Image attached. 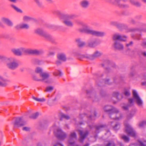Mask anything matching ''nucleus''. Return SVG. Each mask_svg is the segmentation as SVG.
Masks as SVG:
<instances>
[{
  "mask_svg": "<svg viewBox=\"0 0 146 146\" xmlns=\"http://www.w3.org/2000/svg\"><path fill=\"white\" fill-rule=\"evenodd\" d=\"M77 24L78 25L82 27V28H80L79 29L80 32L100 36H103L105 35L104 32L98 31L90 29L89 28L88 24L82 21H78L77 22Z\"/></svg>",
  "mask_w": 146,
  "mask_h": 146,
  "instance_id": "nucleus-1",
  "label": "nucleus"
},
{
  "mask_svg": "<svg viewBox=\"0 0 146 146\" xmlns=\"http://www.w3.org/2000/svg\"><path fill=\"white\" fill-rule=\"evenodd\" d=\"M104 110L105 111L109 112L110 117L113 119L118 120L122 118L121 115L118 113V110L116 108H113L111 106H106L104 108Z\"/></svg>",
  "mask_w": 146,
  "mask_h": 146,
  "instance_id": "nucleus-2",
  "label": "nucleus"
},
{
  "mask_svg": "<svg viewBox=\"0 0 146 146\" xmlns=\"http://www.w3.org/2000/svg\"><path fill=\"white\" fill-rule=\"evenodd\" d=\"M7 67L11 70H14L18 66L19 64L16 60L12 57L8 58L6 61Z\"/></svg>",
  "mask_w": 146,
  "mask_h": 146,
  "instance_id": "nucleus-3",
  "label": "nucleus"
},
{
  "mask_svg": "<svg viewBox=\"0 0 146 146\" xmlns=\"http://www.w3.org/2000/svg\"><path fill=\"white\" fill-rule=\"evenodd\" d=\"M125 126V131L129 135L133 137L136 135V133L131 127L128 124H124Z\"/></svg>",
  "mask_w": 146,
  "mask_h": 146,
  "instance_id": "nucleus-4",
  "label": "nucleus"
},
{
  "mask_svg": "<svg viewBox=\"0 0 146 146\" xmlns=\"http://www.w3.org/2000/svg\"><path fill=\"white\" fill-rule=\"evenodd\" d=\"M35 32L36 34L42 36L46 39L49 40L51 38V36L50 35L40 29H36L35 31Z\"/></svg>",
  "mask_w": 146,
  "mask_h": 146,
  "instance_id": "nucleus-5",
  "label": "nucleus"
},
{
  "mask_svg": "<svg viewBox=\"0 0 146 146\" xmlns=\"http://www.w3.org/2000/svg\"><path fill=\"white\" fill-rule=\"evenodd\" d=\"M55 135L58 138L62 140H64L66 137V135L60 128H58L54 131Z\"/></svg>",
  "mask_w": 146,
  "mask_h": 146,
  "instance_id": "nucleus-6",
  "label": "nucleus"
},
{
  "mask_svg": "<svg viewBox=\"0 0 146 146\" xmlns=\"http://www.w3.org/2000/svg\"><path fill=\"white\" fill-rule=\"evenodd\" d=\"M133 94L134 101H135L138 106H141L143 105V102L138 95L136 91L135 90H133Z\"/></svg>",
  "mask_w": 146,
  "mask_h": 146,
  "instance_id": "nucleus-7",
  "label": "nucleus"
},
{
  "mask_svg": "<svg viewBox=\"0 0 146 146\" xmlns=\"http://www.w3.org/2000/svg\"><path fill=\"white\" fill-rule=\"evenodd\" d=\"M13 124L15 127H18L23 126L25 124V123L23 121L22 117H18L15 119Z\"/></svg>",
  "mask_w": 146,
  "mask_h": 146,
  "instance_id": "nucleus-8",
  "label": "nucleus"
},
{
  "mask_svg": "<svg viewBox=\"0 0 146 146\" xmlns=\"http://www.w3.org/2000/svg\"><path fill=\"white\" fill-rule=\"evenodd\" d=\"M19 49L21 54L22 53L25 52H28L30 54H38L40 53V51L36 50H28L23 47H21Z\"/></svg>",
  "mask_w": 146,
  "mask_h": 146,
  "instance_id": "nucleus-9",
  "label": "nucleus"
},
{
  "mask_svg": "<svg viewBox=\"0 0 146 146\" xmlns=\"http://www.w3.org/2000/svg\"><path fill=\"white\" fill-rule=\"evenodd\" d=\"M76 138V135L74 132L71 133L68 141V146H74V141Z\"/></svg>",
  "mask_w": 146,
  "mask_h": 146,
  "instance_id": "nucleus-10",
  "label": "nucleus"
},
{
  "mask_svg": "<svg viewBox=\"0 0 146 146\" xmlns=\"http://www.w3.org/2000/svg\"><path fill=\"white\" fill-rule=\"evenodd\" d=\"M127 38V36H121L118 33L115 34L113 37V40H119L121 41H125Z\"/></svg>",
  "mask_w": 146,
  "mask_h": 146,
  "instance_id": "nucleus-11",
  "label": "nucleus"
},
{
  "mask_svg": "<svg viewBox=\"0 0 146 146\" xmlns=\"http://www.w3.org/2000/svg\"><path fill=\"white\" fill-rule=\"evenodd\" d=\"M102 54V53L98 51H96L94 52V53L92 55H88V56H85L90 60H94L100 56Z\"/></svg>",
  "mask_w": 146,
  "mask_h": 146,
  "instance_id": "nucleus-12",
  "label": "nucleus"
},
{
  "mask_svg": "<svg viewBox=\"0 0 146 146\" xmlns=\"http://www.w3.org/2000/svg\"><path fill=\"white\" fill-rule=\"evenodd\" d=\"M40 76L41 78L42 81L46 83L49 82L48 78L49 76V75L48 73H42L40 74Z\"/></svg>",
  "mask_w": 146,
  "mask_h": 146,
  "instance_id": "nucleus-13",
  "label": "nucleus"
},
{
  "mask_svg": "<svg viewBox=\"0 0 146 146\" xmlns=\"http://www.w3.org/2000/svg\"><path fill=\"white\" fill-rule=\"evenodd\" d=\"M113 46L116 49L119 50H123L124 48L123 45L120 42L117 41L114 42Z\"/></svg>",
  "mask_w": 146,
  "mask_h": 146,
  "instance_id": "nucleus-14",
  "label": "nucleus"
},
{
  "mask_svg": "<svg viewBox=\"0 0 146 146\" xmlns=\"http://www.w3.org/2000/svg\"><path fill=\"white\" fill-rule=\"evenodd\" d=\"M29 28V25L26 23H21L17 25L15 28L17 29H28Z\"/></svg>",
  "mask_w": 146,
  "mask_h": 146,
  "instance_id": "nucleus-15",
  "label": "nucleus"
},
{
  "mask_svg": "<svg viewBox=\"0 0 146 146\" xmlns=\"http://www.w3.org/2000/svg\"><path fill=\"white\" fill-rule=\"evenodd\" d=\"M90 2L88 0H82L80 3L81 6L84 8H87L90 5Z\"/></svg>",
  "mask_w": 146,
  "mask_h": 146,
  "instance_id": "nucleus-16",
  "label": "nucleus"
},
{
  "mask_svg": "<svg viewBox=\"0 0 146 146\" xmlns=\"http://www.w3.org/2000/svg\"><path fill=\"white\" fill-rule=\"evenodd\" d=\"M79 132L80 135V140L81 141H82L87 136L88 134L87 131L85 132H83L82 130H79Z\"/></svg>",
  "mask_w": 146,
  "mask_h": 146,
  "instance_id": "nucleus-17",
  "label": "nucleus"
},
{
  "mask_svg": "<svg viewBox=\"0 0 146 146\" xmlns=\"http://www.w3.org/2000/svg\"><path fill=\"white\" fill-rule=\"evenodd\" d=\"M1 21L9 26H12L13 25V23L12 21L7 18L3 17L1 19Z\"/></svg>",
  "mask_w": 146,
  "mask_h": 146,
  "instance_id": "nucleus-18",
  "label": "nucleus"
},
{
  "mask_svg": "<svg viewBox=\"0 0 146 146\" xmlns=\"http://www.w3.org/2000/svg\"><path fill=\"white\" fill-rule=\"evenodd\" d=\"M99 43L98 41L96 39H94L90 41L88 43V46L91 47H95Z\"/></svg>",
  "mask_w": 146,
  "mask_h": 146,
  "instance_id": "nucleus-19",
  "label": "nucleus"
},
{
  "mask_svg": "<svg viewBox=\"0 0 146 146\" xmlns=\"http://www.w3.org/2000/svg\"><path fill=\"white\" fill-rule=\"evenodd\" d=\"M113 129L115 130H117L119 129L120 125L118 123H116L115 121L112 122L111 124Z\"/></svg>",
  "mask_w": 146,
  "mask_h": 146,
  "instance_id": "nucleus-20",
  "label": "nucleus"
},
{
  "mask_svg": "<svg viewBox=\"0 0 146 146\" xmlns=\"http://www.w3.org/2000/svg\"><path fill=\"white\" fill-rule=\"evenodd\" d=\"M146 141L139 140L137 143L131 145L130 146H146L145 144Z\"/></svg>",
  "mask_w": 146,
  "mask_h": 146,
  "instance_id": "nucleus-21",
  "label": "nucleus"
},
{
  "mask_svg": "<svg viewBox=\"0 0 146 146\" xmlns=\"http://www.w3.org/2000/svg\"><path fill=\"white\" fill-rule=\"evenodd\" d=\"M63 22L66 25L70 27H72L74 25L73 23L68 19H64Z\"/></svg>",
  "mask_w": 146,
  "mask_h": 146,
  "instance_id": "nucleus-22",
  "label": "nucleus"
},
{
  "mask_svg": "<svg viewBox=\"0 0 146 146\" xmlns=\"http://www.w3.org/2000/svg\"><path fill=\"white\" fill-rule=\"evenodd\" d=\"M58 59L63 61H65L66 60L65 55L63 53H60L58 54Z\"/></svg>",
  "mask_w": 146,
  "mask_h": 146,
  "instance_id": "nucleus-23",
  "label": "nucleus"
},
{
  "mask_svg": "<svg viewBox=\"0 0 146 146\" xmlns=\"http://www.w3.org/2000/svg\"><path fill=\"white\" fill-rule=\"evenodd\" d=\"M12 52L16 55L20 56L21 55L19 49L13 48L11 50Z\"/></svg>",
  "mask_w": 146,
  "mask_h": 146,
  "instance_id": "nucleus-24",
  "label": "nucleus"
},
{
  "mask_svg": "<svg viewBox=\"0 0 146 146\" xmlns=\"http://www.w3.org/2000/svg\"><path fill=\"white\" fill-rule=\"evenodd\" d=\"M33 99L35 100L40 102H43L46 101V99L44 98H36L33 96Z\"/></svg>",
  "mask_w": 146,
  "mask_h": 146,
  "instance_id": "nucleus-25",
  "label": "nucleus"
},
{
  "mask_svg": "<svg viewBox=\"0 0 146 146\" xmlns=\"http://www.w3.org/2000/svg\"><path fill=\"white\" fill-rule=\"evenodd\" d=\"M23 20L24 21L28 22L31 20L32 19V18L29 16H25L23 17Z\"/></svg>",
  "mask_w": 146,
  "mask_h": 146,
  "instance_id": "nucleus-26",
  "label": "nucleus"
},
{
  "mask_svg": "<svg viewBox=\"0 0 146 146\" xmlns=\"http://www.w3.org/2000/svg\"><path fill=\"white\" fill-rule=\"evenodd\" d=\"M38 113H36L33 114L30 116V118L32 119H36L38 116Z\"/></svg>",
  "mask_w": 146,
  "mask_h": 146,
  "instance_id": "nucleus-27",
  "label": "nucleus"
},
{
  "mask_svg": "<svg viewBox=\"0 0 146 146\" xmlns=\"http://www.w3.org/2000/svg\"><path fill=\"white\" fill-rule=\"evenodd\" d=\"M42 69L41 68L38 67L36 68L35 70V72L37 73H39L40 75V74H42Z\"/></svg>",
  "mask_w": 146,
  "mask_h": 146,
  "instance_id": "nucleus-28",
  "label": "nucleus"
},
{
  "mask_svg": "<svg viewBox=\"0 0 146 146\" xmlns=\"http://www.w3.org/2000/svg\"><path fill=\"white\" fill-rule=\"evenodd\" d=\"M53 89L54 88L52 86H48L46 88L45 91L47 92H51L53 90Z\"/></svg>",
  "mask_w": 146,
  "mask_h": 146,
  "instance_id": "nucleus-29",
  "label": "nucleus"
},
{
  "mask_svg": "<svg viewBox=\"0 0 146 146\" xmlns=\"http://www.w3.org/2000/svg\"><path fill=\"white\" fill-rule=\"evenodd\" d=\"M121 138L123 139L125 142H128L129 141V137L125 135H123L121 137Z\"/></svg>",
  "mask_w": 146,
  "mask_h": 146,
  "instance_id": "nucleus-30",
  "label": "nucleus"
},
{
  "mask_svg": "<svg viewBox=\"0 0 146 146\" xmlns=\"http://www.w3.org/2000/svg\"><path fill=\"white\" fill-rule=\"evenodd\" d=\"M61 119L64 118L66 119H70L69 116L67 115L62 114H61Z\"/></svg>",
  "mask_w": 146,
  "mask_h": 146,
  "instance_id": "nucleus-31",
  "label": "nucleus"
},
{
  "mask_svg": "<svg viewBox=\"0 0 146 146\" xmlns=\"http://www.w3.org/2000/svg\"><path fill=\"white\" fill-rule=\"evenodd\" d=\"M139 126L140 127L146 126L145 121H144L140 122L139 124Z\"/></svg>",
  "mask_w": 146,
  "mask_h": 146,
  "instance_id": "nucleus-32",
  "label": "nucleus"
},
{
  "mask_svg": "<svg viewBox=\"0 0 146 146\" xmlns=\"http://www.w3.org/2000/svg\"><path fill=\"white\" fill-rule=\"evenodd\" d=\"M53 74L56 76H62V73L60 71H58L54 72L53 73Z\"/></svg>",
  "mask_w": 146,
  "mask_h": 146,
  "instance_id": "nucleus-33",
  "label": "nucleus"
},
{
  "mask_svg": "<svg viewBox=\"0 0 146 146\" xmlns=\"http://www.w3.org/2000/svg\"><path fill=\"white\" fill-rule=\"evenodd\" d=\"M11 6L16 11H17L19 12H21L22 11L19 9L16 6H15V5H11Z\"/></svg>",
  "mask_w": 146,
  "mask_h": 146,
  "instance_id": "nucleus-34",
  "label": "nucleus"
},
{
  "mask_svg": "<svg viewBox=\"0 0 146 146\" xmlns=\"http://www.w3.org/2000/svg\"><path fill=\"white\" fill-rule=\"evenodd\" d=\"M119 94L118 92H114L113 93L112 95L113 97L115 98L116 99H117Z\"/></svg>",
  "mask_w": 146,
  "mask_h": 146,
  "instance_id": "nucleus-35",
  "label": "nucleus"
},
{
  "mask_svg": "<svg viewBox=\"0 0 146 146\" xmlns=\"http://www.w3.org/2000/svg\"><path fill=\"white\" fill-rule=\"evenodd\" d=\"M130 2L131 4L135 5H137V6H139L140 5V4L138 2L135 1L133 0H130Z\"/></svg>",
  "mask_w": 146,
  "mask_h": 146,
  "instance_id": "nucleus-36",
  "label": "nucleus"
},
{
  "mask_svg": "<svg viewBox=\"0 0 146 146\" xmlns=\"http://www.w3.org/2000/svg\"><path fill=\"white\" fill-rule=\"evenodd\" d=\"M115 1H111L112 3L115 4H117L118 2L120 1H122L123 2H126L127 0H114Z\"/></svg>",
  "mask_w": 146,
  "mask_h": 146,
  "instance_id": "nucleus-37",
  "label": "nucleus"
},
{
  "mask_svg": "<svg viewBox=\"0 0 146 146\" xmlns=\"http://www.w3.org/2000/svg\"><path fill=\"white\" fill-rule=\"evenodd\" d=\"M124 93V94L127 96H129L130 94V92L128 90H125Z\"/></svg>",
  "mask_w": 146,
  "mask_h": 146,
  "instance_id": "nucleus-38",
  "label": "nucleus"
},
{
  "mask_svg": "<svg viewBox=\"0 0 146 146\" xmlns=\"http://www.w3.org/2000/svg\"><path fill=\"white\" fill-rule=\"evenodd\" d=\"M8 58L4 56L0 55V60L3 61L5 60H7V59Z\"/></svg>",
  "mask_w": 146,
  "mask_h": 146,
  "instance_id": "nucleus-39",
  "label": "nucleus"
},
{
  "mask_svg": "<svg viewBox=\"0 0 146 146\" xmlns=\"http://www.w3.org/2000/svg\"><path fill=\"white\" fill-rule=\"evenodd\" d=\"M3 81L0 80V86L5 87L7 85V84L5 82H3Z\"/></svg>",
  "mask_w": 146,
  "mask_h": 146,
  "instance_id": "nucleus-40",
  "label": "nucleus"
},
{
  "mask_svg": "<svg viewBox=\"0 0 146 146\" xmlns=\"http://www.w3.org/2000/svg\"><path fill=\"white\" fill-rule=\"evenodd\" d=\"M35 3L39 6H40L41 5L42 3L39 0H34Z\"/></svg>",
  "mask_w": 146,
  "mask_h": 146,
  "instance_id": "nucleus-41",
  "label": "nucleus"
},
{
  "mask_svg": "<svg viewBox=\"0 0 146 146\" xmlns=\"http://www.w3.org/2000/svg\"><path fill=\"white\" fill-rule=\"evenodd\" d=\"M68 17L70 19H73L76 17V16L74 15H71L68 16Z\"/></svg>",
  "mask_w": 146,
  "mask_h": 146,
  "instance_id": "nucleus-42",
  "label": "nucleus"
},
{
  "mask_svg": "<svg viewBox=\"0 0 146 146\" xmlns=\"http://www.w3.org/2000/svg\"><path fill=\"white\" fill-rule=\"evenodd\" d=\"M85 45V43L83 41H81L80 43L78 44L79 46L82 47Z\"/></svg>",
  "mask_w": 146,
  "mask_h": 146,
  "instance_id": "nucleus-43",
  "label": "nucleus"
},
{
  "mask_svg": "<svg viewBox=\"0 0 146 146\" xmlns=\"http://www.w3.org/2000/svg\"><path fill=\"white\" fill-rule=\"evenodd\" d=\"M81 41V40L80 38H77L76 39V41L78 44H79Z\"/></svg>",
  "mask_w": 146,
  "mask_h": 146,
  "instance_id": "nucleus-44",
  "label": "nucleus"
},
{
  "mask_svg": "<svg viewBox=\"0 0 146 146\" xmlns=\"http://www.w3.org/2000/svg\"><path fill=\"white\" fill-rule=\"evenodd\" d=\"M107 146H115V144L113 142H109Z\"/></svg>",
  "mask_w": 146,
  "mask_h": 146,
  "instance_id": "nucleus-45",
  "label": "nucleus"
},
{
  "mask_svg": "<svg viewBox=\"0 0 146 146\" xmlns=\"http://www.w3.org/2000/svg\"><path fill=\"white\" fill-rule=\"evenodd\" d=\"M30 128L27 127H24L23 128V130L24 131H27L29 130Z\"/></svg>",
  "mask_w": 146,
  "mask_h": 146,
  "instance_id": "nucleus-46",
  "label": "nucleus"
},
{
  "mask_svg": "<svg viewBox=\"0 0 146 146\" xmlns=\"http://www.w3.org/2000/svg\"><path fill=\"white\" fill-rule=\"evenodd\" d=\"M36 63L38 64H41L43 62L39 60H36Z\"/></svg>",
  "mask_w": 146,
  "mask_h": 146,
  "instance_id": "nucleus-47",
  "label": "nucleus"
},
{
  "mask_svg": "<svg viewBox=\"0 0 146 146\" xmlns=\"http://www.w3.org/2000/svg\"><path fill=\"white\" fill-rule=\"evenodd\" d=\"M135 110H134V111H132L131 113L130 114L131 116H130V118H129L128 117V118L129 119L130 118H131V117H132L133 116V115H134V114H135Z\"/></svg>",
  "mask_w": 146,
  "mask_h": 146,
  "instance_id": "nucleus-48",
  "label": "nucleus"
},
{
  "mask_svg": "<svg viewBox=\"0 0 146 146\" xmlns=\"http://www.w3.org/2000/svg\"><path fill=\"white\" fill-rule=\"evenodd\" d=\"M122 108L125 110H127V109L128 106H124L123 105H121Z\"/></svg>",
  "mask_w": 146,
  "mask_h": 146,
  "instance_id": "nucleus-49",
  "label": "nucleus"
},
{
  "mask_svg": "<svg viewBox=\"0 0 146 146\" xmlns=\"http://www.w3.org/2000/svg\"><path fill=\"white\" fill-rule=\"evenodd\" d=\"M133 100L132 99H130L129 100V103L132 104H133Z\"/></svg>",
  "mask_w": 146,
  "mask_h": 146,
  "instance_id": "nucleus-50",
  "label": "nucleus"
},
{
  "mask_svg": "<svg viewBox=\"0 0 146 146\" xmlns=\"http://www.w3.org/2000/svg\"><path fill=\"white\" fill-rule=\"evenodd\" d=\"M54 53L53 52H50L48 54V55L49 56H52L54 55Z\"/></svg>",
  "mask_w": 146,
  "mask_h": 146,
  "instance_id": "nucleus-51",
  "label": "nucleus"
},
{
  "mask_svg": "<svg viewBox=\"0 0 146 146\" xmlns=\"http://www.w3.org/2000/svg\"><path fill=\"white\" fill-rule=\"evenodd\" d=\"M54 146H63L62 144L60 143H57L56 145Z\"/></svg>",
  "mask_w": 146,
  "mask_h": 146,
  "instance_id": "nucleus-52",
  "label": "nucleus"
},
{
  "mask_svg": "<svg viewBox=\"0 0 146 146\" xmlns=\"http://www.w3.org/2000/svg\"><path fill=\"white\" fill-rule=\"evenodd\" d=\"M0 80L2 81H4L5 80L3 77L0 75Z\"/></svg>",
  "mask_w": 146,
  "mask_h": 146,
  "instance_id": "nucleus-53",
  "label": "nucleus"
},
{
  "mask_svg": "<svg viewBox=\"0 0 146 146\" xmlns=\"http://www.w3.org/2000/svg\"><path fill=\"white\" fill-rule=\"evenodd\" d=\"M133 44L132 42H131L129 44H126V46H129Z\"/></svg>",
  "mask_w": 146,
  "mask_h": 146,
  "instance_id": "nucleus-54",
  "label": "nucleus"
},
{
  "mask_svg": "<svg viewBox=\"0 0 146 146\" xmlns=\"http://www.w3.org/2000/svg\"><path fill=\"white\" fill-rule=\"evenodd\" d=\"M142 45L143 46H146V42H143L142 44Z\"/></svg>",
  "mask_w": 146,
  "mask_h": 146,
  "instance_id": "nucleus-55",
  "label": "nucleus"
},
{
  "mask_svg": "<svg viewBox=\"0 0 146 146\" xmlns=\"http://www.w3.org/2000/svg\"><path fill=\"white\" fill-rule=\"evenodd\" d=\"M56 64H57L58 65L59 64H60V61L58 60V61H57L56 62Z\"/></svg>",
  "mask_w": 146,
  "mask_h": 146,
  "instance_id": "nucleus-56",
  "label": "nucleus"
},
{
  "mask_svg": "<svg viewBox=\"0 0 146 146\" xmlns=\"http://www.w3.org/2000/svg\"><path fill=\"white\" fill-rule=\"evenodd\" d=\"M9 0L11 2H14V3H15V2H16V1H17V0Z\"/></svg>",
  "mask_w": 146,
  "mask_h": 146,
  "instance_id": "nucleus-57",
  "label": "nucleus"
},
{
  "mask_svg": "<svg viewBox=\"0 0 146 146\" xmlns=\"http://www.w3.org/2000/svg\"><path fill=\"white\" fill-rule=\"evenodd\" d=\"M90 95L92 96H92H94V93H91L90 94Z\"/></svg>",
  "mask_w": 146,
  "mask_h": 146,
  "instance_id": "nucleus-58",
  "label": "nucleus"
},
{
  "mask_svg": "<svg viewBox=\"0 0 146 146\" xmlns=\"http://www.w3.org/2000/svg\"><path fill=\"white\" fill-rule=\"evenodd\" d=\"M142 85H146V82L142 83Z\"/></svg>",
  "mask_w": 146,
  "mask_h": 146,
  "instance_id": "nucleus-59",
  "label": "nucleus"
},
{
  "mask_svg": "<svg viewBox=\"0 0 146 146\" xmlns=\"http://www.w3.org/2000/svg\"><path fill=\"white\" fill-rule=\"evenodd\" d=\"M143 54L145 56H146V52H144L143 53Z\"/></svg>",
  "mask_w": 146,
  "mask_h": 146,
  "instance_id": "nucleus-60",
  "label": "nucleus"
},
{
  "mask_svg": "<svg viewBox=\"0 0 146 146\" xmlns=\"http://www.w3.org/2000/svg\"><path fill=\"white\" fill-rule=\"evenodd\" d=\"M142 0L144 2L146 3V0Z\"/></svg>",
  "mask_w": 146,
  "mask_h": 146,
  "instance_id": "nucleus-61",
  "label": "nucleus"
},
{
  "mask_svg": "<svg viewBox=\"0 0 146 146\" xmlns=\"http://www.w3.org/2000/svg\"><path fill=\"white\" fill-rule=\"evenodd\" d=\"M90 119H94V117H92V116H90Z\"/></svg>",
  "mask_w": 146,
  "mask_h": 146,
  "instance_id": "nucleus-62",
  "label": "nucleus"
},
{
  "mask_svg": "<svg viewBox=\"0 0 146 146\" xmlns=\"http://www.w3.org/2000/svg\"><path fill=\"white\" fill-rule=\"evenodd\" d=\"M89 146V145L88 144H86V145H85L84 146Z\"/></svg>",
  "mask_w": 146,
  "mask_h": 146,
  "instance_id": "nucleus-63",
  "label": "nucleus"
},
{
  "mask_svg": "<svg viewBox=\"0 0 146 146\" xmlns=\"http://www.w3.org/2000/svg\"><path fill=\"white\" fill-rule=\"evenodd\" d=\"M114 0H110V2H111V3H112L111 1H114Z\"/></svg>",
  "mask_w": 146,
  "mask_h": 146,
  "instance_id": "nucleus-64",
  "label": "nucleus"
}]
</instances>
